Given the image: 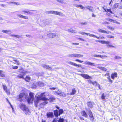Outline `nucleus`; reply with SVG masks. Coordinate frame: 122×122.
I'll use <instances>...</instances> for the list:
<instances>
[{"label":"nucleus","instance_id":"864d4df0","mask_svg":"<svg viewBox=\"0 0 122 122\" xmlns=\"http://www.w3.org/2000/svg\"><path fill=\"white\" fill-rule=\"evenodd\" d=\"M101 97H102V99L103 100L105 99V96H104V93L103 94H102Z\"/></svg>","mask_w":122,"mask_h":122},{"label":"nucleus","instance_id":"49530a36","mask_svg":"<svg viewBox=\"0 0 122 122\" xmlns=\"http://www.w3.org/2000/svg\"><path fill=\"white\" fill-rule=\"evenodd\" d=\"M11 36H14L16 38H19L20 37V36L19 35H12Z\"/></svg>","mask_w":122,"mask_h":122},{"label":"nucleus","instance_id":"0e129e2a","mask_svg":"<svg viewBox=\"0 0 122 122\" xmlns=\"http://www.w3.org/2000/svg\"><path fill=\"white\" fill-rule=\"evenodd\" d=\"M109 73H106V74L105 75V76H108V77H107V78H109L110 77V76H109Z\"/></svg>","mask_w":122,"mask_h":122},{"label":"nucleus","instance_id":"aec40b11","mask_svg":"<svg viewBox=\"0 0 122 122\" xmlns=\"http://www.w3.org/2000/svg\"><path fill=\"white\" fill-rule=\"evenodd\" d=\"M85 64L89 65L92 66H95V64L94 63H92L88 61H86L85 62Z\"/></svg>","mask_w":122,"mask_h":122},{"label":"nucleus","instance_id":"9d476101","mask_svg":"<svg viewBox=\"0 0 122 122\" xmlns=\"http://www.w3.org/2000/svg\"><path fill=\"white\" fill-rule=\"evenodd\" d=\"M47 36L50 38H53L56 37V35L55 33H49L47 34Z\"/></svg>","mask_w":122,"mask_h":122},{"label":"nucleus","instance_id":"5fc2aeb1","mask_svg":"<svg viewBox=\"0 0 122 122\" xmlns=\"http://www.w3.org/2000/svg\"><path fill=\"white\" fill-rule=\"evenodd\" d=\"M13 67L12 68L13 69H16L18 68V67L17 66H13Z\"/></svg>","mask_w":122,"mask_h":122},{"label":"nucleus","instance_id":"39448f33","mask_svg":"<svg viewBox=\"0 0 122 122\" xmlns=\"http://www.w3.org/2000/svg\"><path fill=\"white\" fill-rule=\"evenodd\" d=\"M30 97L28 98L27 101L28 103L32 102L34 99V93L30 92L29 93Z\"/></svg>","mask_w":122,"mask_h":122},{"label":"nucleus","instance_id":"cd10ccee","mask_svg":"<svg viewBox=\"0 0 122 122\" xmlns=\"http://www.w3.org/2000/svg\"><path fill=\"white\" fill-rule=\"evenodd\" d=\"M24 79L25 81L27 82H29L30 79V78L29 76H27L25 78H24Z\"/></svg>","mask_w":122,"mask_h":122},{"label":"nucleus","instance_id":"bb28decb","mask_svg":"<svg viewBox=\"0 0 122 122\" xmlns=\"http://www.w3.org/2000/svg\"><path fill=\"white\" fill-rule=\"evenodd\" d=\"M47 102H43L41 104L39 105V107L40 108H42L43 107L44 105H45L47 103Z\"/></svg>","mask_w":122,"mask_h":122},{"label":"nucleus","instance_id":"774afa93","mask_svg":"<svg viewBox=\"0 0 122 122\" xmlns=\"http://www.w3.org/2000/svg\"><path fill=\"white\" fill-rule=\"evenodd\" d=\"M110 42L109 41H105V44H109L110 43Z\"/></svg>","mask_w":122,"mask_h":122},{"label":"nucleus","instance_id":"c85d7f7f","mask_svg":"<svg viewBox=\"0 0 122 122\" xmlns=\"http://www.w3.org/2000/svg\"><path fill=\"white\" fill-rule=\"evenodd\" d=\"M54 115L55 116L57 117H58L59 115V113L58 114V111L57 110L54 111Z\"/></svg>","mask_w":122,"mask_h":122},{"label":"nucleus","instance_id":"c03bdc74","mask_svg":"<svg viewBox=\"0 0 122 122\" xmlns=\"http://www.w3.org/2000/svg\"><path fill=\"white\" fill-rule=\"evenodd\" d=\"M114 58L116 59H121V57L118 56H116Z\"/></svg>","mask_w":122,"mask_h":122},{"label":"nucleus","instance_id":"f3484780","mask_svg":"<svg viewBox=\"0 0 122 122\" xmlns=\"http://www.w3.org/2000/svg\"><path fill=\"white\" fill-rule=\"evenodd\" d=\"M67 31L68 32H71L72 33H76L77 32V31H76L73 30V29L72 28H70L69 29H68L67 30Z\"/></svg>","mask_w":122,"mask_h":122},{"label":"nucleus","instance_id":"c9c22d12","mask_svg":"<svg viewBox=\"0 0 122 122\" xmlns=\"http://www.w3.org/2000/svg\"><path fill=\"white\" fill-rule=\"evenodd\" d=\"M88 35H89V36H91V37H96V38H97V39H99V37H97V36H96L95 35H93V34H89H89H88Z\"/></svg>","mask_w":122,"mask_h":122},{"label":"nucleus","instance_id":"79ce46f5","mask_svg":"<svg viewBox=\"0 0 122 122\" xmlns=\"http://www.w3.org/2000/svg\"><path fill=\"white\" fill-rule=\"evenodd\" d=\"M75 66H76L77 67H81L82 68V66L80 64H77L75 63Z\"/></svg>","mask_w":122,"mask_h":122},{"label":"nucleus","instance_id":"c756f323","mask_svg":"<svg viewBox=\"0 0 122 122\" xmlns=\"http://www.w3.org/2000/svg\"><path fill=\"white\" fill-rule=\"evenodd\" d=\"M82 115L84 116V117H87L88 116L86 112L85 111H83L82 112Z\"/></svg>","mask_w":122,"mask_h":122},{"label":"nucleus","instance_id":"09e8293b","mask_svg":"<svg viewBox=\"0 0 122 122\" xmlns=\"http://www.w3.org/2000/svg\"><path fill=\"white\" fill-rule=\"evenodd\" d=\"M107 46L108 47H114L113 46L111 45H109V44L107 45Z\"/></svg>","mask_w":122,"mask_h":122},{"label":"nucleus","instance_id":"4468645a","mask_svg":"<svg viewBox=\"0 0 122 122\" xmlns=\"http://www.w3.org/2000/svg\"><path fill=\"white\" fill-rule=\"evenodd\" d=\"M37 86L40 87H42L44 85V84L41 82H37Z\"/></svg>","mask_w":122,"mask_h":122},{"label":"nucleus","instance_id":"72a5a7b5","mask_svg":"<svg viewBox=\"0 0 122 122\" xmlns=\"http://www.w3.org/2000/svg\"><path fill=\"white\" fill-rule=\"evenodd\" d=\"M63 112V110L62 109H60L59 110V115L60 116L61 114H62Z\"/></svg>","mask_w":122,"mask_h":122},{"label":"nucleus","instance_id":"f03ea898","mask_svg":"<svg viewBox=\"0 0 122 122\" xmlns=\"http://www.w3.org/2000/svg\"><path fill=\"white\" fill-rule=\"evenodd\" d=\"M19 105L20 109L25 114L29 115L30 114V112L29 109L24 104L20 103Z\"/></svg>","mask_w":122,"mask_h":122},{"label":"nucleus","instance_id":"e433bc0d","mask_svg":"<svg viewBox=\"0 0 122 122\" xmlns=\"http://www.w3.org/2000/svg\"><path fill=\"white\" fill-rule=\"evenodd\" d=\"M67 63L68 64L74 66H75V63L71 61H68L67 62Z\"/></svg>","mask_w":122,"mask_h":122},{"label":"nucleus","instance_id":"a211bd4d","mask_svg":"<svg viewBox=\"0 0 122 122\" xmlns=\"http://www.w3.org/2000/svg\"><path fill=\"white\" fill-rule=\"evenodd\" d=\"M24 76V74H20L17 76L16 78H23L24 79L23 76Z\"/></svg>","mask_w":122,"mask_h":122},{"label":"nucleus","instance_id":"1a4fd4ad","mask_svg":"<svg viewBox=\"0 0 122 122\" xmlns=\"http://www.w3.org/2000/svg\"><path fill=\"white\" fill-rule=\"evenodd\" d=\"M47 117L48 118L53 117L54 116L53 113L52 112H49L47 113Z\"/></svg>","mask_w":122,"mask_h":122},{"label":"nucleus","instance_id":"f257e3e1","mask_svg":"<svg viewBox=\"0 0 122 122\" xmlns=\"http://www.w3.org/2000/svg\"><path fill=\"white\" fill-rule=\"evenodd\" d=\"M44 94V93L41 94L40 93H38L36 95V97H37L36 100L35 101V104L36 107H37L38 103L39 101L41 100L44 101L48 100L50 102H51L55 100V99L54 98L52 97L48 99L45 97Z\"/></svg>","mask_w":122,"mask_h":122},{"label":"nucleus","instance_id":"4d7b16f0","mask_svg":"<svg viewBox=\"0 0 122 122\" xmlns=\"http://www.w3.org/2000/svg\"><path fill=\"white\" fill-rule=\"evenodd\" d=\"M28 16L23 15V18L26 19H28Z\"/></svg>","mask_w":122,"mask_h":122},{"label":"nucleus","instance_id":"603ef678","mask_svg":"<svg viewBox=\"0 0 122 122\" xmlns=\"http://www.w3.org/2000/svg\"><path fill=\"white\" fill-rule=\"evenodd\" d=\"M107 12H110V13L112 14V11L110 9H107Z\"/></svg>","mask_w":122,"mask_h":122},{"label":"nucleus","instance_id":"dca6fc26","mask_svg":"<svg viewBox=\"0 0 122 122\" xmlns=\"http://www.w3.org/2000/svg\"><path fill=\"white\" fill-rule=\"evenodd\" d=\"M56 93L58 95H59L61 96H63V97H65L66 95V94H65L63 92H56Z\"/></svg>","mask_w":122,"mask_h":122},{"label":"nucleus","instance_id":"f704fd0d","mask_svg":"<svg viewBox=\"0 0 122 122\" xmlns=\"http://www.w3.org/2000/svg\"><path fill=\"white\" fill-rule=\"evenodd\" d=\"M76 92V91L75 88H73L72 89V92L70 93L71 95H73Z\"/></svg>","mask_w":122,"mask_h":122},{"label":"nucleus","instance_id":"0eeeda50","mask_svg":"<svg viewBox=\"0 0 122 122\" xmlns=\"http://www.w3.org/2000/svg\"><path fill=\"white\" fill-rule=\"evenodd\" d=\"M44 68H45L47 69H48L50 70H53L52 69L51 67L49 66V65L44 64H42L41 65Z\"/></svg>","mask_w":122,"mask_h":122},{"label":"nucleus","instance_id":"680f3d73","mask_svg":"<svg viewBox=\"0 0 122 122\" xmlns=\"http://www.w3.org/2000/svg\"><path fill=\"white\" fill-rule=\"evenodd\" d=\"M113 22L114 23H116L118 24H120V23L118 22L116 20H113Z\"/></svg>","mask_w":122,"mask_h":122},{"label":"nucleus","instance_id":"9b49d317","mask_svg":"<svg viewBox=\"0 0 122 122\" xmlns=\"http://www.w3.org/2000/svg\"><path fill=\"white\" fill-rule=\"evenodd\" d=\"M86 110L87 111V113L88 114L89 116L90 117H93V116L92 114V112L91 111L89 110H88L86 108Z\"/></svg>","mask_w":122,"mask_h":122},{"label":"nucleus","instance_id":"7c9ffc66","mask_svg":"<svg viewBox=\"0 0 122 122\" xmlns=\"http://www.w3.org/2000/svg\"><path fill=\"white\" fill-rule=\"evenodd\" d=\"M87 105L90 108H92V103L90 102H87Z\"/></svg>","mask_w":122,"mask_h":122},{"label":"nucleus","instance_id":"8fccbe9b","mask_svg":"<svg viewBox=\"0 0 122 122\" xmlns=\"http://www.w3.org/2000/svg\"><path fill=\"white\" fill-rule=\"evenodd\" d=\"M6 99L7 100L9 103L10 104V105L11 106V107L12 108V110L13 111V107L12 106L11 104L9 102L8 100V99H7V98H6Z\"/></svg>","mask_w":122,"mask_h":122},{"label":"nucleus","instance_id":"de8ad7c7","mask_svg":"<svg viewBox=\"0 0 122 122\" xmlns=\"http://www.w3.org/2000/svg\"><path fill=\"white\" fill-rule=\"evenodd\" d=\"M13 61H15L16 62V63L18 65H19L20 64V62L19 61H17L16 60H13Z\"/></svg>","mask_w":122,"mask_h":122},{"label":"nucleus","instance_id":"69168bd1","mask_svg":"<svg viewBox=\"0 0 122 122\" xmlns=\"http://www.w3.org/2000/svg\"><path fill=\"white\" fill-rule=\"evenodd\" d=\"M88 82L90 83H92V84L93 82L91 80H87Z\"/></svg>","mask_w":122,"mask_h":122},{"label":"nucleus","instance_id":"ddd939ff","mask_svg":"<svg viewBox=\"0 0 122 122\" xmlns=\"http://www.w3.org/2000/svg\"><path fill=\"white\" fill-rule=\"evenodd\" d=\"M117 77V74L116 72L113 73L111 75V77L112 79L114 80L115 77Z\"/></svg>","mask_w":122,"mask_h":122},{"label":"nucleus","instance_id":"a18cd8bd","mask_svg":"<svg viewBox=\"0 0 122 122\" xmlns=\"http://www.w3.org/2000/svg\"><path fill=\"white\" fill-rule=\"evenodd\" d=\"M17 16L20 18H23V15H22L20 14H18L17 15Z\"/></svg>","mask_w":122,"mask_h":122},{"label":"nucleus","instance_id":"2f4dec72","mask_svg":"<svg viewBox=\"0 0 122 122\" xmlns=\"http://www.w3.org/2000/svg\"><path fill=\"white\" fill-rule=\"evenodd\" d=\"M78 33L83 35H88L89 34V33H86L85 32H82L81 31H79L78 32Z\"/></svg>","mask_w":122,"mask_h":122},{"label":"nucleus","instance_id":"a19ab883","mask_svg":"<svg viewBox=\"0 0 122 122\" xmlns=\"http://www.w3.org/2000/svg\"><path fill=\"white\" fill-rule=\"evenodd\" d=\"M56 1L61 4H65V2L64 0H57Z\"/></svg>","mask_w":122,"mask_h":122},{"label":"nucleus","instance_id":"ea45409f","mask_svg":"<svg viewBox=\"0 0 122 122\" xmlns=\"http://www.w3.org/2000/svg\"><path fill=\"white\" fill-rule=\"evenodd\" d=\"M92 84L95 86H97L99 84L96 81H94L93 82Z\"/></svg>","mask_w":122,"mask_h":122},{"label":"nucleus","instance_id":"4be33fe9","mask_svg":"<svg viewBox=\"0 0 122 122\" xmlns=\"http://www.w3.org/2000/svg\"><path fill=\"white\" fill-rule=\"evenodd\" d=\"M92 57H100L101 58H102L103 57V55H97L96 54H94V55H92Z\"/></svg>","mask_w":122,"mask_h":122},{"label":"nucleus","instance_id":"bf43d9fd","mask_svg":"<svg viewBox=\"0 0 122 122\" xmlns=\"http://www.w3.org/2000/svg\"><path fill=\"white\" fill-rule=\"evenodd\" d=\"M5 91L6 92V93L8 94H10V92L9 90H7V89Z\"/></svg>","mask_w":122,"mask_h":122},{"label":"nucleus","instance_id":"20e7f679","mask_svg":"<svg viewBox=\"0 0 122 122\" xmlns=\"http://www.w3.org/2000/svg\"><path fill=\"white\" fill-rule=\"evenodd\" d=\"M26 97L24 93H20L17 96V98L19 101H22Z\"/></svg>","mask_w":122,"mask_h":122},{"label":"nucleus","instance_id":"6ab92c4d","mask_svg":"<svg viewBox=\"0 0 122 122\" xmlns=\"http://www.w3.org/2000/svg\"><path fill=\"white\" fill-rule=\"evenodd\" d=\"M2 32L8 34H10L11 33V31L10 30H2Z\"/></svg>","mask_w":122,"mask_h":122},{"label":"nucleus","instance_id":"338daca9","mask_svg":"<svg viewBox=\"0 0 122 122\" xmlns=\"http://www.w3.org/2000/svg\"><path fill=\"white\" fill-rule=\"evenodd\" d=\"M72 44L73 45H79V43H72Z\"/></svg>","mask_w":122,"mask_h":122},{"label":"nucleus","instance_id":"4c0bfd02","mask_svg":"<svg viewBox=\"0 0 122 122\" xmlns=\"http://www.w3.org/2000/svg\"><path fill=\"white\" fill-rule=\"evenodd\" d=\"M2 86L3 88L4 91L6 90L7 89V87L4 84H2Z\"/></svg>","mask_w":122,"mask_h":122},{"label":"nucleus","instance_id":"3c124183","mask_svg":"<svg viewBox=\"0 0 122 122\" xmlns=\"http://www.w3.org/2000/svg\"><path fill=\"white\" fill-rule=\"evenodd\" d=\"M97 41L100 42L102 44H105V41Z\"/></svg>","mask_w":122,"mask_h":122},{"label":"nucleus","instance_id":"37998d69","mask_svg":"<svg viewBox=\"0 0 122 122\" xmlns=\"http://www.w3.org/2000/svg\"><path fill=\"white\" fill-rule=\"evenodd\" d=\"M107 38H114V36H111V35H107Z\"/></svg>","mask_w":122,"mask_h":122},{"label":"nucleus","instance_id":"e2e57ef3","mask_svg":"<svg viewBox=\"0 0 122 122\" xmlns=\"http://www.w3.org/2000/svg\"><path fill=\"white\" fill-rule=\"evenodd\" d=\"M90 120L92 122H93V120H94V117L93 116L91 117H90Z\"/></svg>","mask_w":122,"mask_h":122},{"label":"nucleus","instance_id":"412c9836","mask_svg":"<svg viewBox=\"0 0 122 122\" xmlns=\"http://www.w3.org/2000/svg\"><path fill=\"white\" fill-rule=\"evenodd\" d=\"M28 10H23L22 11L27 13L28 14L32 15L33 14V13L28 11Z\"/></svg>","mask_w":122,"mask_h":122},{"label":"nucleus","instance_id":"052dcab7","mask_svg":"<svg viewBox=\"0 0 122 122\" xmlns=\"http://www.w3.org/2000/svg\"><path fill=\"white\" fill-rule=\"evenodd\" d=\"M75 61H78L80 63H82L83 62V61H80L78 59H76L75 60Z\"/></svg>","mask_w":122,"mask_h":122},{"label":"nucleus","instance_id":"5701e85b","mask_svg":"<svg viewBox=\"0 0 122 122\" xmlns=\"http://www.w3.org/2000/svg\"><path fill=\"white\" fill-rule=\"evenodd\" d=\"M31 88H35L36 87L38 86L37 85V82H34L32 85Z\"/></svg>","mask_w":122,"mask_h":122},{"label":"nucleus","instance_id":"f8f14e48","mask_svg":"<svg viewBox=\"0 0 122 122\" xmlns=\"http://www.w3.org/2000/svg\"><path fill=\"white\" fill-rule=\"evenodd\" d=\"M98 31L102 33H106L108 34L109 32L108 31H106V30H102L100 29H99L97 30Z\"/></svg>","mask_w":122,"mask_h":122},{"label":"nucleus","instance_id":"423d86ee","mask_svg":"<svg viewBox=\"0 0 122 122\" xmlns=\"http://www.w3.org/2000/svg\"><path fill=\"white\" fill-rule=\"evenodd\" d=\"M80 75L81 76L86 79H92V78L91 77L89 76L87 74H80Z\"/></svg>","mask_w":122,"mask_h":122},{"label":"nucleus","instance_id":"13d9d810","mask_svg":"<svg viewBox=\"0 0 122 122\" xmlns=\"http://www.w3.org/2000/svg\"><path fill=\"white\" fill-rule=\"evenodd\" d=\"M43 22H44V25H47L48 24V23H47V20H44Z\"/></svg>","mask_w":122,"mask_h":122},{"label":"nucleus","instance_id":"7ed1b4c3","mask_svg":"<svg viewBox=\"0 0 122 122\" xmlns=\"http://www.w3.org/2000/svg\"><path fill=\"white\" fill-rule=\"evenodd\" d=\"M83 56V55H81L79 54H69L68 55L69 57H77V58H80L82 57Z\"/></svg>","mask_w":122,"mask_h":122},{"label":"nucleus","instance_id":"58836bf2","mask_svg":"<svg viewBox=\"0 0 122 122\" xmlns=\"http://www.w3.org/2000/svg\"><path fill=\"white\" fill-rule=\"evenodd\" d=\"M53 11H47L46 12V13L47 14H53Z\"/></svg>","mask_w":122,"mask_h":122},{"label":"nucleus","instance_id":"b1692460","mask_svg":"<svg viewBox=\"0 0 122 122\" xmlns=\"http://www.w3.org/2000/svg\"><path fill=\"white\" fill-rule=\"evenodd\" d=\"M8 3L9 5H11L12 4H16V5H17L19 4V3L18 2L14 1L10 2Z\"/></svg>","mask_w":122,"mask_h":122},{"label":"nucleus","instance_id":"473e14b6","mask_svg":"<svg viewBox=\"0 0 122 122\" xmlns=\"http://www.w3.org/2000/svg\"><path fill=\"white\" fill-rule=\"evenodd\" d=\"M3 72L2 71H0V76L2 77H4L5 76V75L3 73Z\"/></svg>","mask_w":122,"mask_h":122},{"label":"nucleus","instance_id":"a878e982","mask_svg":"<svg viewBox=\"0 0 122 122\" xmlns=\"http://www.w3.org/2000/svg\"><path fill=\"white\" fill-rule=\"evenodd\" d=\"M62 13L60 12H58L56 11H53V14L57 15H60Z\"/></svg>","mask_w":122,"mask_h":122},{"label":"nucleus","instance_id":"6e6552de","mask_svg":"<svg viewBox=\"0 0 122 122\" xmlns=\"http://www.w3.org/2000/svg\"><path fill=\"white\" fill-rule=\"evenodd\" d=\"M73 6L74 7L77 8H80L82 9H85V8L83 7L81 5H77L76 4H73Z\"/></svg>","mask_w":122,"mask_h":122},{"label":"nucleus","instance_id":"2eb2a0df","mask_svg":"<svg viewBox=\"0 0 122 122\" xmlns=\"http://www.w3.org/2000/svg\"><path fill=\"white\" fill-rule=\"evenodd\" d=\"M86 8L88 9L90 11H92L93 9V8L90 6H87L86 7Z\"/></svg>","mask_w":122,"mask_h":122},{"label":"nucleus","instance_id":"393cba45","mask_svg":"<svg viewBox=\"0 0 122 122\" xmlns=\"http://www.w3.org/2000/svg\"><path fill=\"white\" fill-rule=\"evenodd\" d=\"M97 68H98L102 70L103 71H106L107 70V69L106 68L102 67L99 66Z\"/></svg>","mask_w":122,"mask_h":122},{"label":"nucleus","instance_id":"6e6d98bb","mask_svg":"<svg viewBox=\"0 0 122 122\" xmlns=\"http://www.w3.org/2000/svg\"><path fill=\"white\" fill-rule=\"evenodd\" d=\"M87 22H81L80 23V24L82 25H86L87 24Z\"/></svg>","mask_w":122,"mask_h":122}]
</instances>
